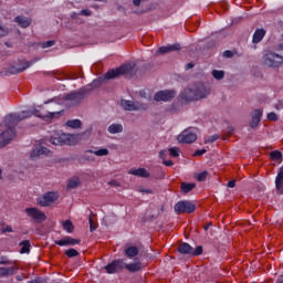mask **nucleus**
<instances>
[{
	"mask_svg": "<svg viewBox=\"0 0 283 283\" xmlns=\"http://www.w3.org/2000/svg\"><path fill=\"white\" fill-rule=\"evenodd\" d=\"M167 157V150H161L159 151V158H161L163 160H165Z\"/></svg>",
	"mask_w": 283,
	"mask_h": 283,
	"instance_id": "obj_53",
	"label": "nucleus"
},
{
	"mask_svg": "<svg viewBox=\"0 0 283 283\" xmlns=\"http://www.w3.org/2000/svg\"><path fill=\"white\" fill-rule=\"evenodd\" d=\"M64 254L69 258V259H73V258H76L80 255V252L76 251L75 249L71 248V249H67Z\"/></svg>",
	"mask_w": 283,
	"mask_h": 283,
	"instance_id": "obj_35",
	"label": "nucleus"
},
{
	"mask_svg": "<svg viewBox=\"0 0 283 283\" xmlns=\"http://www.w3.org/2000/svg\"><path fill=\"white\" fill-rule=\"evenodd\" d=\"M178 50H180V44L179 43H174V44H170V45H167V46H160L158 49V52H159V54H166V53L175 52V51H178Z\"/></svg>",
	"mask_w": 283,
	"mask_h": 283,
	"instance_id": "obj_24",
	"label": "nucleus"
},
{
	"mask_svg": "<svg viewBox=\"0 0 283 283\" xmlns=\"http://www.w3.org/2000/svg\"><path fill=\"white\" fill-rule=\"evenodd\" d=\"M264 35H266V32L263 29L255 30V32L253 33L252 42L254 44L260 43Z\"/></svg>",
	"mask_w": 283,
	"mask_h": 283,
	"instance_id": "obj_26",
	"label": "nucleus"
},
{
	"mask_svg": "<svg viewBox=\"0 0 283 283\" xmlns=\"http://www.w3.org/2000/svg\"><path fill=\"white\" fill-rule=\"evenodd\" d=\"M263 64L270 67H279L283 64V56L275 52H268L262 57Z\"/></svg>",
	"mask_w": 283,
	"mask_h": 283,
	"instance_id": "obj_5",
	"label": "nucleus"
},
{
	"mask_svg": "<svg viewBox=\"0 0 283 283\" xmlns=\"http://www.w3.org/2000/svg\"><path fill=\"white\" fill-rule=\"evenodd\" d=\"M63 112L64 111L62 109L55 112H46L45 114H42L38 109H33V112L23 111L20 114L13 113L10 115H6L4 125L7 128L15 129L18 123L30 118L32 115H34L38 118H41L43 122L51 123L53 119L59 118V116H62Z\"/></svg>",
	"mask_w": 283,
	"mask_h": 283,
	"instance_id": "obj_2",
	"label": "nucleus"
},
{
	"mask_svg": "<svg viewBox=\"0 0 283 283\" xmlns=\"http://www.w3.org/2000/svg\"><path fill=\"white\" fill-rule=\"evenodd\" d=\"M125 269V261L124 259H115L113 262L104 266V270L108 274H115Z\"/></svg>",
	"mask_w": 283,
	"mask_h": 283,
	"instance_id": "obj_10",
	"label": "nucleus"
},
{
	"mask_svg": "<svg viewBox=\"0 0 283 283\" xmlns=\"http://www.w3.org/2000/svg\"><path fill=\"white\" fill-rule=\"evenodd\" d=\"M2 178V170H1V168H0V179Z\"/></svg>",
	"mask_w": 283,
	"mask_h": 283,
	"instance_id": "obj_60",
	"label": "nucleus"
},
{
	"mask_svg": "<svg viewBox=\"0 0 283 283\" xmlns=\"http://www.w3.org/2000/svg\"><path fill=\"white\" fill-rule=\"evenodd\" d=\"M176 96V91L175 90H163L156 93L155 95V101L157 103L160 102H171Z\"/></svg>",
	"mask_w": 283,
	"mask_h": 283,
	"instance_id": "obj_11",
	"label": "nucleus"
},
{
	"mask_svg": "<svg viewBox=\"0 0 283 283\" xmlns=\"http://www.w3.org/2000/svg\"><path fill=\"white\" fill-rule=\"evenodd\" d=\"M207 229H208V227L205 228V230H207Z\"/></svg>",
	"mask_w": 283,
	"mask_h": 283,
	"instance_id": "obj_63",
	"label": "nucleus"
},
{
	"mask_svg": "<svg viewBox=\"0 0 283 283\" xmlns=\"http://www.w3.org/2000/svg\"><path fill=\"white\" fill-rule=\"evenodd\" d=\"M163 165L166 166V167H172L174 166V161L171 160H163Z\"/></svg>",
	"mask_w": 283,
	"mask_h": 283,
	"instance_id": "obj_52",
	"label": "nucleus"
},
{
	"mask_svg": "<svg viewBox=\"0 0 283 283\" xmlns=\"http://www.w3.org/2000/svg\"><path fill=\"white\" fill-rule=\"evenodd\" d=\"M169 155L171 158H178L179 157V148L178 147L169 148Z\"/></svg>",
	"mask_w": 283,
	"mask_h": 283,
	"instance_id": "obj_39",
	"label": "nucleus"
},
{
	"mask_svg": "<svg viewBox=\"0 0 283 283\" xmlns=\"http://www.w3.org/2000/svg\"><path fill=\"white\" fill-rule=\"evenodd\" d=\"M196 188V184L193 182H181L180 189L182 193H189L191 190Z\"/></svg>",
	"mask_w": 283,
	"mask_h": 283,
	"instance_id": "obj_29",
	"label": "nucleus"
},
{
	"mask_svg": "<svg viewBox=\"0 0 283 283\" xmlns=\"http://www.w3.org/2000/svg\"><path fill=\"white\" fill-rule=\"evenodd\" d=\"M219 139V135H211L209 136L208 140H205V143H214L216 140Z\"/></svg>",
	"mask_w": 283,
	"mask_h": 283,
	"instance_id": "obj_43",
	"label": "nucleus"
},
{
	"mask_svg": "<svg viewBox=\"0 0 283 283\" xmlns=\"http://www.w3.org/2000/svg\"><path fill=\"white\" fill-rule=\"evenodd\" d=\"M80 243H81V239H74L72 237H64L63 239L55 241V244L59 247L76 245Z\"/></svg>",
	"mask_w": 283,
	"mask_h": 283,
	"instance_id": "obj_17",
	"label": "nucleus"
},
{
	"mask_svg": "<svg viewBox=\"0 0 283 283\" xmlns=\"http://www.w3.org/2000/svg\"><path fill=\"white\" fill-rule=\"evenodd\" d=\"M165 176H166L165 171L161 168H159L158 169V176L156 178L157 179H163V178H165Z\"/></svg>",
	"mask_w": 283,
	"mask_h": 283,
	"instance_id": "obj_49",
	"label": "nucleus"
},
{
	"mask_svg": "<svg viewBox=\"0 0 283 283\" xmlns=\"http://www.w3.org/2000/svg\"><path fill=\"white\" fill-rule=\"evenodd\" d=\"M212 76L217 81H221L226 76V72L222 70H212Z\"/></svg>",
	"mask_w": 283,
	"mask_h": 283,
	"instance_id": "obj_34",
	"label": "nucleus"
},
{
	"mask_svg": "<svg viewBox=\"0 0 283 283\" xmlns=\"http://www.w3.org/2000/svg\"><path fill=\"white\" fill-rule=\"evenodd\" d=\"M251 116H252V120L250 122V126L252 128H255V127H258V125L261 122L262 111L261 109H254L252 112Z\"/></svg>",
	"mask_w": 283,
	"mask_h": 283,
	"instance_id": "obj_23",
	"label": "nucleus"
},
{
	"mask_svg": "<svg viewBox=\"0 0 283 283\" xmlns=\"http://www.w3.org/2000/svg\"><path fill=\"white\" fill-rule=\"evenodd\" d=\"M91 154H94L97 157H105V156L109 155V149L108 148H101L98 150H92V149L86 150L84 153V158L87 161H94L95 160V158Z\"/></svg>",
	"mask_w": 283,
	"mask_h": 283,
	"instance_id": "obj_14",
	"label": "nucleus"
},
{
	"mask_svg": "<svg viewBox=\"0 0 283 283\" xmlns=\"http://www.w3.org/2000/svg\"><path fill=\"white\" fill-rule=\"evenodd\" d=\"M17 280H18V281H21L22 279H21V276H17Z\"/></svg>",
	"mask_w": 283,
	"mask_h": 283,
	"instance_id": "obj_61",
	"label": "nucleus"
},
{
	"mask_svg": "<svg viewBox=\"0 0 283 283\" xmlns=\"http://www.w3.org/2000/svg\"><path fill=\"white\" fill-rule=\"evenodd\" d=\"M268 120L270 122H279V115L275 112H271L270 114L266 115Z\"/></svg>",
	"mask_w": 283,
	"mask_h": 283,
	"instance_id": "obj_38",
	"label": "nucleus"
},
{
	"mask_svg": "<svg viewBox=\"0 0 283 283\" xmlns=\"http://www.w3.org/2000/svg\"><path fill=\"white\" fill-rule=\"evenodd\" d=\"M57 199L59 195L56 192L48 191L46 193H44L43 197L38 199V205H40L41 207H50L52 203L57 201Z\"/></svg>",
	"mask_w": 283,
	"mask_h": 283,
	"instance_id": "obj_12",
	"label": "nucleus"
},
{
	"mask_svg": "<svg viewBox=\"0 0 283 283\" xmlns=\"http://www.w3.org/2000/svg\"><path fill=\"white\" fill-rule=\"evenodd\" d=\"M17 137V130L14 127H7L4 132L0 134V149L9 145L11 140Z\"/></svg>",
	"mask_w": 283,
	"mask_h": 283,
	"instance_id": "obj_8",
	"label": "nucleus"
},
{
	"mask_svg": "<svg viewBox=\"0 0 283 283\" xmlns=\"http://www.w3.org/2000/svg\"><path fill=\"white\" fill-rule=\"evenodd\" d=\"M66 126L72 129H78L82 126V122L80 119H71L66 122Z\"/></svg>",
	"mask_w": 283,
	"mask_h": 283,
	"instance_id": "obj_32",
	"label": "nucleus"
},
{
	"mask_svg": "<svg viewBox=\"0 0 283 283\" xmlns=\"http://www.w3.org/2000/svg\"><path fill=\"white\" fill-rule=\"evenodd\" d=\"M139 253V250L137 247H128L125 249V255L128 258V259H134L138 255Z\"/></svg>",
	"mask_w": 283,
	"mask_h": 283,
	"instance_id": "obj_28",
	"label": "nucleus"
},
{
	"mask_svg": "<svg viewBox=\"0 0 283 283\" xmlns=\"http://www.w3.org/2000/svg\"><path fill=\"white\" fill-rule=\"evenodd\" d=\"M90 223V232L93 233L96 230V227L94 226V221L92 218L88 219Z\"/></svg>",
	"mask_w": 283,
	"mask_h": 283,
	"instance_id": "obj_46",
	"label": "nucleus"
},
{
	"mask_svg": "<svg viewBox=\"0 0 283 283\" xmlns=\"http://www.w3.org/2000/svg\"><path fill=\"white\" fill-rule=\"evenodd\" d=\"M50 153V150L44 147V146H35L32 151H31V158L35 159V158H40L42 156H48Z\"/></svg>",
	"mask_w": 283,
	"mask_h": 283,
	"instance_id": "obj_18",
	"label": "nucleus"
},
{
	"mask_svg": "<svg viewBox=\"0 0 283 283\" xmlns=\"http://www.w3.org/2000/svg\"><path fill=\"white\" fill-rule=\"evenodd\" d=\"M52 102H53V98L44 102V104H49V103H52Z\"/></svg>",
	"mask_w": 283,
	"mask_h": 283,
	"instance_id": "obj_59",
	"label": "nucleus"
},
{
	"mask_svg": "<svg viewBox=\"0 0 283 283\" xmlns=\"http://www.w3.org/2000/svg\"><path fill=\"white\" fill-rule=\"evenodd\" d=\"M24 213L38 224H41L48 220V217L44 214V212L38 208H27Z\"/></svg>",
	"mask_w": 283,
	"mask_h": 283,
	"instance_id": "obj_7",
	"label": "nucleus"
},
{
	"mask_svg": "<svg viewBox=\"0 0 283 283\" xmlns=\"http://www.w3.org/2000/svg\"><path fill=\"white\" fill-rule=\"evenodd\" d=\"M124 269L129 271L130 273H136L138 271H142L144 269V265L140 261H136L129 264L125 263Z\"/></svg>",
	"mask_w": 283,
	"mask_h": 283,
	"instance_id": "obj_22",
	"label": "nucleus"
},
{
	"mask_svg": "<svg viewBox=\"0 0 283 283\" xmlns=\"http://www.w3.org/2000/svg\"><path fill=\"white\" fill-rule=\"evenodd\" d=\"M128 175L139 177V178H149V172L145 168H139V169H130L128 171Z\"/></svg>",
	"mask_w": 283,
	"mask_h": 283,
	"instance_id": "obj_25",
	"label": "nucleus"
},
{
	"mask_svg": "<svg viewBox=\"0 0 283 283\" xmlns=\"http://www.w3.org/2000/svg\"><path fill=\"white\" fill-rule=\"evenodd\" d=\"M80 186H81L80 179H73V180L67 181V188L69 189H74V188L80 187Z\"/></svg>",
	"mask_w": 283,
	"mask_h": 283,
	"instance_id": "obj_36",
	"label": "nucleus"
},
{
	"mask_svg": "<svg viewBox=\"0 0 283 283\" xmlns=\"http://www.w3.org/2000/svg\"><path fill=\"white\" fill-rule=\"evenodd\" d=\"M195 67V64L193 63H188L187 65H186V70L188 71V70H190V69H193Z\"/></svg>",
	"mask_w": 283,
	"mask_h": 283,
	"instance_id": "obj_56",
	"label": "nucleus"
},
{
	"mask_svg": "<svg viewBox=\"0 0 283 283\" xmlns=\"http://www.w3.org/2000/svg\"><path fill=\"white\" fill-rule=\"evenodd\" d=\"M127 73H129V66H127V65H122L117 69H111L105 73L104 78L101 77L98 80H94L92 82V84H88L84 88H82L77 92L71 93V94H66L64 96V99L78 104L85 98L86 94H90L94 88L102 85L103 81H111V80H114V78H116L120 75H125Z\"/></svg>",
	"mask_w": 283,
	"mask_h": 283,
	"instance_id": "obj_1",
	"label": "nucleus"
},
{
	"mask_svg": "<svg viewBox=\"0 0 283 283\" xmlns=\"http://www.w3.org/2000/svg\"><path fill=\"white\" fill-rule=\"evenodd\" d=\"M142 0H133V6L140 7Z\"/></svg>",
	"mask_w": 283,
	"mask_h": 283,
	"instance_id": "obj_55",
	"label": "nucleus"
},
{
	"mask_svg": "<svg viewBox=\"0 0 283 283\" xmlns=\"http://www.w3.org/2000/svg\"><path fill=\"white\" fill-rule=\"evenodd\" d=\"M31 66L30 62H24L20 67L12 66L9 69L10 75H18L25 72Z\"/></svg>",
	"mask_w": 283,
	"mask_h": 283,
	"instance_id": "obj_21",
	"label": "nucleus"
},
{
	"mask_svg": "<svg viewBox=\"0 0 283 283\" xmlns=\"http://www.w3.org/2000/svg\"><path fill=\"white\" fill-rule=\"evenodd\" d=\"M180 98L186 102L198 101L193 87L184 88L182 92L180 93Z\"/></svg>",
	"mask_w": 283,
	"mask_h": 283,
	"instance_id": "obj_16",
	"label": "nucleus"
},
{
	"mask_svg": "<svg viewBox=\"0 0 283 283\" xmlns=\"http://www.w3.org/2000/svg\"><path fill=\"white\" fill-rule=\"evenodd\" d=\"M275 283H283V274L279 275Z\"/></svg>",
	"mask_w": 283,
	"mask_h": 283,
	"instance_id": "obj_57",
	"label": "nucleus"
},
{
	"mask_svg": "<svg viewBox=\"0 0 283 283\" xmlns=\"http://www.w3.org/2000/svg\"><path fill=\"white\" fill-rule=\"evenodd\" d=\"M54 44H56V42H54V41H48V42H44V43L42 44V48H43V49L52 48Z\"/></svg>",
	"mask_w": 283,
	"mask_h": 283,
	"instance_id": "obj_45",
	"label": "nucleus"
},
{
	"mask_svg": "<svg viewBox=\"0 0 283 283\" xmlns=\"http://www.w3.org/2000/svg\"><path fill=\"white\" fill-rule=\"evenodd\" d=\"M206 153H207V149L202 148V149H199V150L195 151L193 156L195 157H200V156H203Z\"/></svg>",
	"mask_w": 283,
	"mask_h": 283,
	"instance_id": "obj_42",
	"label": "nucleus"
},
{
	"mask_svg": "<svg viewBox=\"0 0 283 283\" xmlns=\"http://www.w3.org/2000/svg\"><path fill=\"white\" fill-rule=\"evenodd\" d=\"M108 185L111 187H120V182H118L117 180H111V181H108Z\"/></svg>",
	"mask_w": 283,
	"mask_h": 283,
	"instance_id": "obj_50",
	"label": "nucleus"
},
{
	"mask_svg": "<svg viewBox=\"0 0 283 283\" xmlns=\"http://www.w3.org/2000/svg\"><path fill=\"white\" fill-rule=\"evenodd\" d=\"M62 226H63V230L66 231V233H73L74 226L71 220L63 221Z\"/></svg>",
	"mask_w": 283,
	"mask_h": 283,
	"instance_id": "obj_33",
	"label": "nucleus"
},
{
	"mask_svg": "<svg viewBox=\"0 0 283 283\" xmlns=\"http://www.w3.org/2000/svg\"><path fill=\"white\" fill-rule=\"evenodd\" d=\"M0 264L1 265H9V264H11V262L9 261V259L7 256H1L0 258Z\"/></svg>",
	"mask_w": 283,
	"mask_h": 283,
	"instance_id": "obj_44",
	"label": "nucleus"
},
{
	"mask_svg": "<svg viewBox=\"0 0 283 283\" xmlns=\"http://www.w3.org/2000/svg\"><path fill=\"white\" fill-rule=\"evenodd\" d=\"M207 229H208V227L205 228V230H207Z\"/></svg>",
	"mask_w": 283,
	"mask_h": 283,
	"instance_id": "obj_64",
	"label": "nucleus"
},
{
	"mask_svg": "<svg viewBox=\"0 0 283 283\" xmlns=\"http://www.w3.org/2000/svg\"><path fill=\"white\" fill-rule=\"evenodd\" d=\"M80 14L84 15V17H91L92 15V11L88 9H84L82 11H80Z\"/></svg>",
	"mask_w": 283,
	"mask_h": 283,
	"instance_id": "obj_47",
	"label": "nucleus"
},
{
	"mask_svg": "<svg viewBox=\"0 0 283 283\" xmlns=\"http://www.w3.org/2000/svg\"><path fill=\"white\" fill-rule=\"evenodd\" d=\"M223 56L231 59L232 56H234V54L231 51H223Z\"/></svg>",
	"mask_w": 283,
	"mask_h": 283,
	"instance_id": "obj_51",
	"label": "nucleus"
},
{
	"mask_svg": "<svg viewBox=\"0 0 283 283\" xmlns=\"http://www.w3.org/2000/svg\"><path fill=\"white\" fill-rule=\"evenodd\" d=\"M20 247H21V250H20V253H21V254L30 253V249H31L30 240H23V241L20 243Z\"/></svg>",
	"mask_w": 283,
	"mask_h": 283,
	"instance_id": "obj_31",
	"label": "nucleus"
},
{
	"mask_svg": "<svg viewBox=\"0 0 283 283\" xmlns=\"http://www.w3.org/2000/svg\"><path fill=\"white\" fill-rule=\"evenodd\" d=\"M209 176V172L208 171H202V172H199L196 177V179L199 181V182H203L206 181V179L208 178Z\"/></svg>",
	"mask_w": 283,
	"mask_h": 283,
	"instance_id": "obj_37",
	"label": "nucleus"
},
{
	"mask_svg": "<svg viewBox=\"0 0 283 283\" xmlns=\"http://www.w3.org/2000/svg\"><path fill=\"white\" fill-rule=\"evenodd\" d=\"M197 206L189 200H180L174 206V211L177 216L191 214L196 211Z\"/></svg>",
	"mask_w": 283,
	"mask_h": 283,
	"instance_id": "obj_3",
	"label": "nucleus"
},
{
	"mask_svg": "<svg viewBox=\"0 0 283 283\" xmlns=\"http://www.w3.org/2000/svg\"><path fill=\"white\" fill-rule=\"evenodd\" d=\"M14 22L18 24V27L27 29L31 25L32 20L31 18H27L24 15H17L14 18Z\"/></svg>",
	"mask_w": 283,
	"mask_h": 283,
	"instance_id": "obj_20",
	"label": "nucleus"
},
{
	"mask_svg": "<svg viewBox=\"0 0 283 283\" xmlns=\"http://www.w3.org/2000/svg\"><path fill=\"white\" fill-rule=\"evenodd\" d=\"M9 34V30L0 25V39L6 38Z\"/></svg>",
	"mask_w": 283,
	"mask_h": 283,
	"instance_id": "obj_41",
	"label": "nucleus"
},
{
	"mask_svg": "<svg viewBox=\"0 0 283 283\" xmlns=\"http://www.w3.org/2000/svg\"><path fill=\"white\" fill-rule=\"evenodd\" d=\"M198 139L196 128L189 127L179 135L178 140L182 144H192Z\"/></svg>",
	"mask_w": 283,
	"mask_h": 283,
	"instance_id": "obj_9",
	"label": "nucleus"
},
{
	"mask_svg": "<svg viewBox=\"0 0 283 283\" xmlns=\"http://www.w3.org/2000/svg\"><path fill=\"white\" fill-rule=\"evenodd\" d=\"M96 1H106V0H96Z\"/></svg>",
	"mask_w": 283,
	"mask_h": 283,
	"instance_id": "obj_62",
	"label": "nucleus"
},
{
	"mask_svg": "<svg viewBox=\"0 0 283 283\" xmlns=\"http://www.w3.org/2000/svg\"><path fill=\"white\" fill-rule=\"evenodd\" d=\"M192 88L197 96V101L206 98L209 95V91L202 84L192 86Z\"/></svg>",
	"mask_w": 283,
	"mask_h": 283,
	"instance_id": "obj_19",
	"label": "nucleus"
},
{
	"mask_svg": "<svg viewBox=\"0 0 283 283\" xmlns=\"http://www.w3.org/2000/svg\"><path fill=\"white\" fill-rule=\"evenodd\" d=\"M1 232H2V233H12L13 230H12V228H11L10 226H7L6 228H2V229H1Z\"/></svg>",
	"mask_w": 283,
	"mask_h": 283,
	"instance_id": "obj_48",
	"label": "nucleus"
},
{
	"mask_svg": "<svg viewBox=\"0 0 283 283\" xmlns=\"http://www.w3.org/2000/svg\"><path fill=\"white\" fill-rule=\"evenodd\" d=\"M237 186V181L235 180H231L228 182V187L229 188H234Z\"/></svg>",
	"mask_w": 283,
	"mask_h": 283,
	"instance_id": "obj_54",
	"label": "nucleus"
},
{
	"mask_svg": "<svg viewBox=\"0 0 283 283\" xmlns=\"http://www.w3.org/2000/svg\"><path fill=\"white\" fill-rule=\"evenodd\" d=\"M178 253L190 256H200L203 254V247L198 245L197 248H193L189 243L182 242L178 247Z\"/></svg>",
	"mask_w": 283,
	"mask_h": 283,
	"instance_id": "obj_4",
	"label": "nucleus"
},
{
	"mask_svg": "<svg viewBox=\"0 0 283 283\" xmlns=\"http://www.w3.org/2000/svg\"><path fill=\"white\" fill-rule=\"evenodd\" d=\"M120 106L126 111V112H138V111H144L146 112L148 106L146 104H143L140 102H134L129 99H122L120 101Z\"/></svg>",
	"mask_w": 283,
	"mask_h": 283,
	"instance_id": "obj_6",
	"label": "nucleus"
},
{
	"mask_svg": "<svg viewBox=\"0 0 283 283\" xmlns=\"http://www.w3.org/2000/svg\"><path fill=\"white\" fill-rule=\"evenodd\" d=\"M124 127L120 124H111L107 128V132L112 135L123 133Z\"/></svg>",
	"mask_w": 283,
	"mask_h": 283,
	"instance_id": "obj_27",
	"label": "nucleus"
},
{
	"mask_svg": "<svg viewBox=\"0 0 283 283\" xmlns=\"http://www.w3.org/2000/svg\"><path fill=\"white\" fill-rule=\"evenodd\" d=\"M28 283H42V281L40 279H35V280L29 281Z\"/></svg>",
	"mask_w": 283,
	"mask_h": 283,
	"instance_id": "obj_58",
	"label": "nucleus"
},
{
	"mask_svg": "<svg viewBox=\"0 0 283 283\" xmlns=\"http://www.w3.org/2000/svg\"><path fill=\"white\" fill-rule=\"evenodd\" d=\"M72 135L67 134H54L51 136V143L55 146H62V145H72L71 143Z\"/></svg>",
	"mask_w": 283,
	"mask_h": 283,
	"instance_id": "obj_13",
	"label": "nucleus"
},
{
	"mask_svg": "<svg viewBox=\"0 0 283 283\" xmlns=\"http://www.w3.org/2000/svg\"><path fill=\"white\" fill-rule=\"evenodd\" d=\"M13 273H15V268L14 266H10V268H0V277H6L8 275H12Z\"/></svg>",
	"mask_w": 283,
	"mask_h": 283,
	"instance_id": "obj_30",
	"label": "nucleus"
},
{
	"mask_svg": "<svg viewBox=\"0 0 283 283\" xmlns=\"http://www.w3.org/2000/svg\"><path fill=\"white\" fill-rule=\"evenodd\" d=\"M275 191L277 196H283V166L277 168L275 177Z\"/></svg>",
	"mask_w": 283,
	"mask_h": 283,
	"instance_id": "obj_15",
	"label": "nucleus"
},
{
	"mask_svg": "<svg viewBox=\"0 0 283 283\" xmlns=\"http://www.w3.org/2000/svg\"><path fill=\"white\" fill-rule=\"evenodd\" d=\"M282 157H283V154L279 150H274L271 153V158L274 160H280L282 159Z\"/></svg>",
	"mask_w": 283,
	"mask_h": 283,
	"instance_id": "obj_40",
	"label": "nucleus"
}]
</instances>
